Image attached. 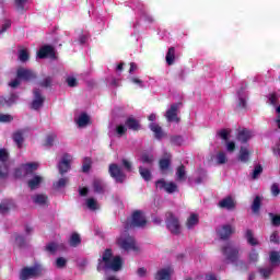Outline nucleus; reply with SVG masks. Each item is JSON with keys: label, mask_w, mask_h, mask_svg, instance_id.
<instances>
[{"label": "nucleus", "mask_w": 280, "mask_h": 280, "mask_svg": "<svg viewBox=\"0 0 280 280\" xmlns=\"http://www.w3.org/2000/svg\"><path fill=\"white\" fill-rule=\"evenodd\" d=\"M108 174L116 183L124 184L126 183V173H124V170L119 164L112 163L108 166Z\"/></svg>", "instance_id": "nucleus-6"}, {"label": "nucleus", "mask_w": 280, "mask_h": 280, "mask_svg": "<svg viewBox=\"0 0 280 280\" xmlns=\"http://www.w3.org/2000/svg\"><path fill=\"white\" fill-rule=\"evenodd\" d=\"M67 183H69L68 177L60 178L59 180L52 184L54 189H62V187H67Z\"/></svg>", "instance_id": "nucleus-42"}, {"label": "nucleus", "mask_w": 280, "mask_h": 280, "mask_svg": "<svg viewBox=\"0 0 280 280\" xmlns=\"http://www.w3.org/2000/svg\"><path fill=\"white\" fill-rule=\"evenodd\" d=\"M177 180H187V172L185 165L180 164L176 170Z\"/></svg>", "instance_id": "nucleus-37"}, {"label": "nucleus", "mask_w": 280, "mask_h": 280, "mask_svg": "<svg viewBox=\"0 0 280 280\" xmlns=\"http://www.w3.org/2000/svg\"><path fill=\"white\" fill-rule=\"evenodd\" d=\"M59 174L65 176L69 170H71V155L69 153H65L61 161L58 164Z\"/></svg>", "instance_id": "nucleus-12"}, {"label": "nucleus", "mask_w": 280, "mask_h": 280, "mask_svg": "<svg viewBox=\"0 0 280 280\" xmlns=\"http://www.w3.org/2000/svg\"><path fill=\"white\" fill-rule=\"evenodd\" d=\"M156 189H160V191H166V194H174L178 191V186L174 183H167L163 178L155 182Z\"/></svg>", "instance_id": "nucleus-8"}, {"label": "nucleus", "mask_w": 280, "mask_h": 280, "mask_svg": "<svg viewBox=\"0 0 280 280\" xmlns=\"http://www.w3.org/2000/svg\"><path fill=\"white\" fill-rule=\"evenodd\" d=\"M269 102L272 106H276V104H278L279 97L277 96V93H271L269 95Z\"/></svg>", "instance_id": "nucleus-63"}, {"label": "nucleus", "mask_w": 280, "mask_h": 280, "mask_svg": "<svg viewBox=\"0 0 280 280\" xmlns=\"http://www.w3.org/2000/svg\"><path fill=\"white\" fill-rule=\"evenodd\" d=\"M16 100H19V96L16 94H10L7 97L8 106H12V104H14L16 102Z\"/></svg>", "instance_id": "nucleus-60"}, {"label": "nucleus", "mask_w": 280, "mask_h": 280, "mask_svg": "<svg viewBox=\"0 0 280 280\" xmlns=\"http://www.w3.org/2000/svg\"><path fill=\"white\" fill-rule=\"evenodd\" d=\"M37 57L40 60H45V58H51L54 60L56 59V49L51 45H45L42 48H39Z\"/></svg>", "instance_id": "nucleus-11"}, {"label": "nucleus", "mask_w": 280, "mask_h": 280, "mask_svg": "<svg viewBox=\"0 0 280 280\" xmlns=\"http://www.w3.org/2000/svg\"><path fill=\"white\" fill-rule=\"evenodd\" d=\"M10 154L5 149H0V180H5L10 176V167L8 166V159Z\"/></svg>", "instance_id": "nucleus-7"}, {"label": "nucleus", "mask_w": 280, "mask_h": 280, "mask_svg": "<svg viewBox=\"0 0 280 280\" xmlns=\"http://www.w3.org/2000/svg\"><path fill=\"white\" fill-rule=\"evenodd\" d=\"M141 163L147 164V165H152V163H154V155L143 153L141 155Z\"/></svg>", "instance_id": "nucleus-45"}, {"label": "nucleus", "mask_w": 280, "mask_h": 280, "mask_svg": "<svg viewBox=\"0 0 280 280\" xmlns=\"http://www.w3.org/2000/svg\"><path fill=\"white\" fill-rule=\"evenodd\" d=\"M16 75L20 80H25L26 82H28V80H35L36 78L34 71L24 68H19Z\"/></svg>", "instance_id": "nucleus-16"}, {"label": "nucleus", "mask_w": 280, "mask_h": 280, "mask_svg": "<svg viewBox=\"0 0 280 280\" xmlns=\"http://www.w3.org/2000/svg\"><path fill=\"white\" fill-rule=\"evenodd\" d=\"M200 222V219L198 218V214L192 213L186 221L187 229L191 230L194 226H196Z\"/></svg>", "instance_id": "nucleus-33"}, {"label": "nucleus", "mask_w": 280, "mask_h": 280, "mask_svg": "<svg viewBox=\"0 0 280 280\" xmlns=\"http://www.w3.org/2000/svg\"><path fill=\"white\" fill-rule=\"evenodd\" d=\"M166 63L168 65V67H172V65H174L175 60H176V48L174 47H170L167 52H166V57H165Z\"/></svg>", "instance_id": "nucleus-28"}, {"label": "nucleus", "mask_w": 280, "mask_h": 280, "mask_svg": "<svg viewBox=\"0 0 280 280\" xmlns=\"http://www.w3.org/2000/svg\"><path fill=\"white\" fill-rule=\"evenodd\" d=\"M117 246L125 250L126 253H130V250H133V253H138L139 246H137V241L128 235L127 237H119L116 241Z\"/></svg>", "instance_id": "nucleus-4"}, {"label": "nucleus", "mask_w": 280, "mask_h": 280, "mask_svg": "<svg viewBox=\"0 0 280 280\" xmlns=\"http://www.w3.org/2000/svg\"><path fill=\"white\" fill-rule=\"evenodd\" d=\"M19 60L20 62H27V60H30V52H27L26 49L20 50Z\"/></svg>", "instance_id": "nucleus-48"}, {"label": "nucleus", "mask_w": 280, "mask_h": 280, "mask_svg": "<svg viewBox=\"0 0 280 280\" xmlns=\"http://www.w3.org/2000/svg\"><path fill=\"white\" fill-rule=\"evenodd\" d=\"M121 163L126 171L132 172V163H130V161H128L127 159H122Z\"/></svg>", "instance_id": "nucleus-59"}, {"label": "nucleus", "mask_w": 280, "mask_h": 280, "mask_svg": "<svg viewBox=\"0 0 280 280\" xmlns=\"http://www.w3.org/2000/svg\"><path fill=\"white\" fill-rule=\"evenodd\" d=\"M217 135L223 141H229V135H231V131H228L226 129H221L217 132Z\"/></svg>", "instance_id": "nucleus-51"}, {"label": "nucleus", "mask_w": 280, "mask_h": 280, "mask_svg": "<svg viewBox=\"0 0 280 280\" xmlns=\"http://www.w3.org/2000/svg\"><path fill=\"white\" fill-rule=\"evenodd\" d=\"M245 240H247L249 246H257L259 244V242H257V238H255V234H253V230L250 229L245 231Z\"/></svg>", "instance_id": "nucleus-31"}, {"label": "nucleus", "mask_w": 280, "mask_h": 280, "mask_svg": "<svg viewBox=\"0 0 280 280\" xmlns=\"http://www.w3.org/2000/svg\"><path fill=\"white\" fill-rule=\"evenodd\" d=\"M242 93H244V88H241V90L237 91L238 103L236 105V108L238 110H246V108H248V103L246 102V98H244Z\"/></svg>", "instance_id": "nucleus-22"}, {"label": "nucleus", "mask_w": 280, "mask_h": 280, "mask_svg": "<svg viewBox=\"0 0 280 280\" xmlns=\"http://www.w3.org/2000/svg\"><path fill=\"white\" fill-rule=\"evenodd\" d=\"M171 143H173V145H180L183 143V137L180 136L171 137Z\"/></svg>", "instance_id": "nucleus-57"}, {"label": "nucleus", "mask_w": 280, "mask_h": 280, "mask_svg": "<svg viewBox=\"0 0 280 280\" xmlns=\"http://www.w3.org/2000/svg\"><path fill=\"white\" fill-rule=\"evenodd\" d=\"M264 172V166H261L260 164H257L255 167H254V171L252 173V178L253 180H257V178H259V175H261Z\"/></svg>", "instance_id": "nucleus-44"}, {"label": "nucleus", "mask_w": 280, "mask_h": 280, "mask_svg": "<svg viewBox=\"0 0 280 280\" xmlns=\"http://www.w3.org/2000/svg\"><path fill=\"white\" fill-rule=\"evenodd\" d=\"M27 1L28 0H14L18 12H25V3H27Z\"/></svg>", "instance_id": "nucleus-47"}, {"label": "nucleus", "mask_w": 280, "mask_h": 280, "mask_svg": "<svg viewBox=\"0 0 280 280\" xmlns=\"http://www.w3.org/2000/svg\"><path fill=\"white\" fill-rule=\"evenodd\" d=\"M45 250L47 253H51V255H54L56 253V250H58V244H56V243H48L45 246Z\"/></svg>", "instance_id": "nucleus-52"}, {"label": "nucleus", "mask_w": 280, "mask_h": 280, "mask_svg": "<svg viewBox=\"0 0 280 280\" xmlns=\"http://www.w3.org/2000/svg\"><path fill=\"white\" fill-rule=\"evenodd\" d=\"M172 166V158L167 155L166 158L160 159L159 161V167L161 172H167L170 167Z\"/></svg>", "instance_id": "nucleus-25"}, {"label": "nucleus", "mask_w": 280, "mask_h": 280, "mask_svg": "<svg viewBox=\"0 0 280 280\" xmlns=\"http://www.w3.org/2000/svg\"><path fill=\"white\" fill-rule=\"evenodd\" d=\"M14 118L11 115L8 114H0V122L8 124L12 121Z\"/></svg>", "instance_id": "nucleus-56"}, {"label": "nucleus", "mask_w": 280, "mask_h": 280, "mask_svg": "<svg viewBox=\"0 0 280 280\" xmlns=\"http://www.w3.org/2000/svg\"><path fill=\"white\" fill-rule=\"evenodd\" d=\"M257 259H259V254L257 253V250L253 249L250 253H249V261H257Z\"/></svg>", "instance_id": "nucleus-64"}, {"label": "nucleus", "mask_w": 280, "mask_h": 280, "mask_svg": "<svg viewBox=\"0 0 280 280\" xmlns=\"http://www.w3.org/2000/svg\"><path fill=\"white\" fill-rule=\"evenodd\" d=\"M248 159H250V151H248L246 147H241L238 161H241V163H248Z\"/></svg>", "instance_id": "nucleus-32"}, {"label": "nucleus", "mask_w": 280, "mask_h": 280, "mask_svg": "<svg viewBox=\"0 0 280 280\" xmlns=\"http://www.w3.org/2000/svg\"><path fill=\"white\" fill-rule=\"evenodd\" d=\"M13 141L16 143L18 148H23V141H25V138H23V132L16 131L13 133Z\"/></svg>", "instance_id": "nucleus-38"}, {"label": "nucleus", "mask_w": 280, "mask_h": 280, "mask_svg": "<svg viewBox=\"0 0 280 280\" xmlns=\"http://www.w3.org/2000/svg\"><path fill=\"white\" fill-rule=\"evenodd\" d=\"M86 207H88V209H90V211H97V209H100L97 207V200H95V198H88Z\"/></svg>", "instance_id": "nucleus-43"}, {"label": "nucleus", "mask_w": 280, "mask_h": 280, "mask_svg": "<svg viewBox=\"0 0 280 280\" xmlns=\"http://www.w3.org/2000/svg\"><path fill=\"white\" fill-rule=\"evenodd\" d=\"M40 277V269L37 267H24L20 272L21 280L36 279Z\"/></svg>", "instance_id": "nucleus-9"}, {"label": "nucleus", "mask_w": 280, "mask_h": 280, "mask_svg": "<svg viewBox=\"0 0 280 280\" xmlns=\"http://www.w3.org/2000/svg\"><path fill=\"white\" fill-rule=\"evenodd\" d=\"M252 137H253V133L250 132V130H248L247 128H244L241 131H238L236 139L241 143H248V141H250Z\"/></svg>", "instance_id": "nucleus-19"}, {"label": "nucleus", "mask_w": 280, "mask_h": 280, "mask_svg": "<svg viewBox=\"0 0 280 280\" xmlns=\"http://www.w3.org/2000/svg\"><path fill=\"white\" fill-rule=\"evenodd\" d=\"M56 266L57 268H65V266H67V259L62 257L57 258Z\"/></svg>", "instance_id": "nucleus-62"}, {"label": "nucleus", "mask_w": 280, "mask_h": 280, "mask_svg": "<svg viewBox=\"0 0 280 280\" xmlns=\"http://www.w3.org/2000/svg\"><path fill=\"white\" fill-rule=\"evenodd\" d=\"M125 126L129 130H133V132H139V130H141V122L135 117H128L125 121Z\"/></svg>", "instance_id": "nucleus-17"}, {"label": "nucleus", "mask_w": 280, "mask_h": 280, "mask_svg": "<svg viewBox=\"0 0 280 280\" xmlns=\"http://www.w3.org/2000/svg\"><path fill=\"white\" fill-rule=\"evenodd\" d=\"M155 280H170L172 279V269L163 268L155 272L154 275Z\"/></svg>", "instance_id": "nucleus-18"}, {"label": "nucleus", "mask_w": 280, "mask_h": 280, "mask_svg": "<svg viewBox=\"0 0 280 280\" xmlns=\"http://www.w3.org/2000/svg\"><path fill=\"white\" fill-rule=\"evenodd\" d=\"M77 124L79 128H86V126H91V116L86 114V112H83L80 114Z\"/></svg>", "instance_id": "nucleus-21"}, {"label": "nucleus", "mask_w": 280, "mask_h": 280, "mask_svg": "<svg viewBox=\"0 0 280 280\" xmlns=\"http://www.w3.org/2000/svg\"><path fill=\"white\" fill-rule=\"evenodd\" d=\"M271 218V224L272 226H280V215L279 214H269Z\"/></svg>", "instance_id": "nucleus-54"}, {"label": "nucleus", "mask_w": 280, "mask_h": 280, "mask_svg": "<svg viewBox=\"0 0 280 280\" xmlns=\"http://www.w3.org/2000/svg\"><path fill=\"white\" fill-rule=\"evenodd\" d=\"M233 233H235V228H233L231 224L222 225L221 229L217 231V235L223 241L229 240Z\"/></svg>", "instance_id": "nucleus-14"}, {"label": "nucleus", "mask_w": 280, "mask_h": 280, "mask_svg": "<svg viewBox=\"0 0 280 280\" xmlns=\"http://www.w3.org/2000/svg\"><path fill=\"white\" fill-rule=\"evenodd\" d=\"M32 200L35 205H39L40 207L47 205L49 197H47V195L44 194H38L32 197Z\"/></svg>", "instance_id": "nucleus-27"}, {"label": "nucleus", "mask_w": 280, "mask_h": 280, "mask_svg": "<svg viewBox=\"0 0 280 280\" xmlns=\"http://www.w3.org/2000/svg\"><path fill=\"white\" fill-rule=\"evenodd\" d=\"M38 84L42 89H51V86H54V77L45 75L39 80Z\"/></svg>", "instance_id": "nucleus-29"}, {"label": "nucleus", "mask_w": 280, "mask_h": 280, "mask_svg": "<svg viewBox=\"0 0 280 280\" xmlns=\"http://www.w3.org/2000/svg\"><path fill=\"white\" fill-rule=\"evenodd\" d=\"M12 207H14V203H12V201H3L0 203V213H2V215H5V213H10V209H12Z\"/></svg>", "instance_id": "nucleus-36"}, {"label": "nucleus", "mask_w": 280, "mask_h": 280, "mask_svg": "<svg viewBox=\"0 0 280 280\" xmlns=\"http://www.w3.org/2000/svg\"><path fill=\"white\" fill-rule=\"evenodd\" d=\"M15 244H16V246H19V248H25V246H27V242L25 241V236L16 235L15 236Z\"/></svg>", "instance_id": "nucleus-46"}, {"label": "nucleus", "mask_w": 280, "mask_h": 280, "mask_svg": "<svg viewBox=\"0 0 280 280\" xmlns=\"http://www.w3.org/2000/svg\"><path fill=\"white\" fill-rule=\"evenodd\" d=\"M22 167L24 170V174L26 176H30V175L34 174V172H36V170H38V163L31 162V163L22 164Z\"/></svg>", "instance_id": "nucleus-24"}, {"label": "nucleus", "mask_w": 280, "mask_h": 280, "mask_svg": "<svg viewBox=\"0 0 280 280\" xmlns=\"http://www.w3.org/2000/svg\"><path fill=\"white\" fill-rule=\"evenodd\" d=\"M178 104L171 105L170 109L166 112V119L167 121H176L178 124L180 118L178 117Z\"/></svg>", "instance_id": "nucleus-15"}, {"label": "nucleus", "mask_w": 280, "mask_h": 280, "mask_svg": "<svg viewBox=\"0 0 280 280\" xmlns=\"http://www.w3.org/2000/svg\"><path fill=\"white\" fill-rule=\"evenodd\" d=\"M147 224L148 220H145L143 211L135 210L131 214L130 220H127L125 229L126 231H130V229H143Z\"/></svg>", "instance_id": "nucleus-3"}, {"label": "nucleus", "mask_w": 280, "mask_h": 280, "mask_svg": "<svg viewBox=\"0 0 280 280\" xmlns=\"http://www.w3.org/2000/svg\"><path fill=\"white\" fill-rule=\"evenodd\" d=\"M151 132H154L155 139H163V128L159 124L151 122L149 125Z\"/></svg>", "instance_id": "nucleus-26"}, {"label": "nucleus", "mask_w": 280, "mask_h": 280, "mask_svg": "<svg viewBox=\"0 0 280 280\" xmlns=\"http://www.w3.org/2000/svg\"><path fill=\"white\" fill-rule=\"evenodd\" d=\"M271 194L275 197L279 196V194H280L279 184L275 183L271 185Z\"/></svg>", "instance_id": "nucleus-61"}, {"label": "nucleus", "mask_w": 280, "mask_h": 280, "mask_svg": "<svg viewBox=\"0 0 280 280\" xmlns=\"http://www.w3.org/2000/svg\"><path fill=\"white\" fill-rule=\"evenodd\" d=\"M228 159H226V153H224L223 151H220L217 154V163L219 165H224V163H226Z\"/></svg>", "instance_id": "nucleus-50"}, {"label": "nucleus", "mask_w": 280, "mask_h": 280, "mask_svg": "<svg viewBox=\"0 0 280 280\" xmlns=\"http://www.w3.org/2000/svg\"><path fill=\"white\" fill-rule=\"evenodd\" d=\"M66 82H67L68 86H70L71 89L78 86V79H75L73 77H68L66 79Z\"/></svg>", "instance_id": "nucleus-55"}, {"label": "nucleus", "mask_w": 280, "mask_h": 280, "mask_svg": "<svg viewBox=\"0 0 280 280\" xmlns=\"http://www.w3.org/2000/svg\"><path fill=\"white\" fill-rule=\"evenodd\" d=\"M69 244L72 248H78L82 244V237L77 232L72 233L69 240Z\"/></svg>", "instance_id": "nucleus-30"}, {"label": "nucleus", "mask_w": 280, "mask_h": 280, "mask_svg": "<svg viewBox=\"0 0 280 280\" xmlns=\"http://www.w3.org/2000/svg\"><path fill=\"white\" fill-rule=\"evenodd\" d=\"M24 176L26 175H25V170L23 168V165L14 170L13 172L14 178H23Z\"/></svg>", "instance_id": "nucleus-49"}, {"label": "nucleus", "mask_w": 280, "mask_h": 280, "mask_svg": "<svg viewBox=\"0 0 280 280\" xmlns=\"http://www.w3.org/2000/svg\"><path fill=\"white\" fill-rule=\"evenodd\" d=\"M165 224L172 235H180V221L173 214V212H166Z\"/></svg>", "instance_id": "nucleus-5"}, {"label": "nucleus", "mask_w": 280, "mask_h": 280, "mask_svg": "<svg viewBox=\"0 0 280 280\" xmlns=\"http://www.w3.org/2000/svg\"><path fill=\"white\" fill-rule=\"evenodd\" d=\"M122 266L124 259H121V256H115L113 258V249L106 248L103 257L98 259L97 270H114V272H119Z\"/></svg>", "instance_id": "nucleus-1"}, {"label": "nucleus", "mask_w": 280, "mask_h": 280, "mask_svg": "<svg viewBox=\"0 0 280 280\" xmlns=\"http://www.w3.org/2000/svg\"><path fill=\"white\" fill-rule=\"evenodd\" d=\"M10 27H12V22L10 20H5L0 28V34H5Z\"/></svg>", "instance_id": "nucleus-53"}, {"label": "nucleus", "mask_w": 280, "mask_h": 280, "mask_svg": "<svg viewBox=\"0 0 280 280\" xmlns=\"http://www.w3.org/2000/svg\"><path fill=\"white\" fill-rule=\"evenodd\" d=\"M34 100L31 103V108L33 110H40L45 104V96H43V93L40 92V89H35L33 91Z\"/></svg>", "instance_id": "nucleus-10"}, {"label": "nucleus", "mask_w": 280, "mask_h": 280, "mask_svg": "<svg viewBox=\"0 0 280 280\" xmlns=\"http://www.w3.org/2000/svg\"><path fill=\"white\" fill-rule=\"evenodd\" d=\"M139 174L141 178H143V180H145L147 183H150V180H152V172H150V170L143 166H139Z\"/></svg>", "instance_id": "nucleus-34"}, {"label": "nucleus", "mask_w": 280, "mask_h": 280, "mask_svg": "<svg viewBox=\"0 0 280 280\" xmlns=\"http://www.w3.org/2000/svg\"><path fill=\"white\" fill-rule=\"evenodd\" d=\"M269 261L271 264V267L280 266V254H279V252H276V250L270 252Z\"/></svg>", "instance_id": "nucleus-35"}, {"label": "nucleus", "mask_w": 280, "mask_h": 280, "mask_svg": "<svg viewBox=\"0 0 280 280\" xmlns=\"http://www.w3.org/2000/svg\"><path fill=\"white\" fill-rule=\"evenodd\" d=\"M273 270L275 269L272 267L260 268L259 269V275L262 277V279H270V277L272 276Z\"/></svg>", "instance_id": "nucleus-40"}, {"label": "nucleus", "mask_w": 280, "mask_h": 280, "mask_svg": "<svg viewBox=\"0 0 280 280\" xmlns=\"http://www.w3.org/2000/svg\"><path fill=\"white\" fill-rule=\"evenodd\" d=\"M221 253L225 256L228 264H233L234 266H243V268H246V262H244V260H240L238 246L233 245V243H228L221 247Z\"/></svg>", "instance_id": "nucleus-2"}, {"label": "nucleus", "mask_w": 280, "mask_h": 280, "mask_svg": "<svg viewBox=\"0 0 280 280\" xmlns=\"http://www.w3.org/2000/svg\"><path fill=\"white\" fill-rule=\"evenodd\" d=\"M116 132L117 135H119V137H122V135H126V132H128V128H126V126L124 125H118L116 127Z\"/></svg>", "instance_id": "nucleus-58"}, {"label": "nucleus", "mask_w": 280, "mask_h": 280, "mask_svg": "<svg viewBox=\"0 0 280 280\" xmlns=\"http://www.w3.org/2000/svg\"><path fill=\"white\" fill-rule=\"evenodd\" d=\"M261 209V197L256 196L252 203V211L253 213H258Z\"/></svg>", "instance_id": "nucleus-39"}, {"label": "nucleus", "mask_w": 280, "mask_h": 280, "mask_svg": "<svg viewBox=\"0 0 280 280\" xmlns=\"http://www.w3.org/2000/svg\"><path fill=\"white\" fill-rule=\"evenodd\" d=\"M218 207L220 209H226V211H235L237 202L233 199L232 196H228L219 201Z\"/></svg>", "instance_id": "nucleus-13"}, {"label": "nucleus", "mask_w": 280, "mask_h": 280, "mask_svg": "<svg viewBox=\"0 0 280 280\" xmlns=\"http://www.w3.org/2000/svg\"><path fill=\"white\" fill-rule=\"evenodd\" d=\"M92 187L94 189V194H105L106 192V184L104 183V180H102L100 178H95L92 182Z\"/></svg>", "instance_id": "nucleus-20"}, {"label": "nucleus", "mask_w": 280, "mask_h": 280, "mask_svg": "<svg viewBox=\"0 0 280 280\" xmlns=\"http://www.w3.org/2000/svg\"><path fill=\"white\" fill-rule=\"evenodd\" d=\"M40 183H43V176L35 175L32 179L27 182V186L32 191H34V189H38V187H40Z\"/></svg>", "instance_id": "nucleus-23"}, {"label": "nucleus", "mask_w": 280, "mask_h": 280, "mask_svg": "<svg viewBox=\"0 0 280 280\" xmlns=\"http://www.w3.org/2000/svg\"><path fill=\"white\" fill-rule=\"evenodd\" d=\"M56 139H58V136L56 133H48L46 136L44 145L46 148H51L54 145V141H56Z\"/></svg>", "instance_id": "nucleus-41"}]
</instances>
